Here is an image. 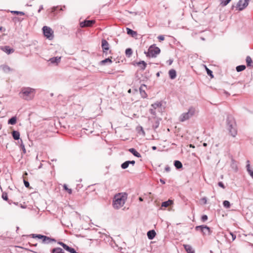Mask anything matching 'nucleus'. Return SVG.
<instances>
[{"instance_id": "obj_1", "label": "nucleus", "mask_w": 253, "mask_h": 253, "mask_svg": "<svg viewBox=\"0 0 253 253\" xmlns=\"http://www.w3.org/2000/svg\"><path fill=\"white\" fill-rule=\"evenodd\" d=\"M36 94V89L30 87H23L19 92L20 97L26 100H32Z\"/></svg>"}, {"instance_id": "obj_2", "label": "nucleus", "mask_w": 253, "mask_h": 253, "mask_svg": "<svg viewBox=\"0 0 253 253\" xmlns=\"http://www.w3.org/2000/svg\"><path fill=\"white\" fill-rule=\"evenodd\" d=\"M127 199V194L126 193H119L116 194L113 200V206L116 209H119L122 207Z\"/></svg>"}, {"instance_id": "obj_3", "label": "nucleus", "mask_w": 253, "mask_h": 253, "mask_svg": "<svg viewBox=\"0 0 253 253\" xmlns=\"http://www.w3.org/2000/svg\"><path fill=\"white\" fill-rule=\"evenodd\" d=\"M228 129L231 135L235 137L237 133L236 124L234 118L231 115H228L226 119Z\"/></svg>"}, {"instance_id": "obj_4", "label": "nucleus", "mask_w": 253, "mask_h": 253, "mask_svg": "<svg viewBox=\"0 0 253 253\" xmlns=\"http://www.w3.org/2000/svg\"><path fill=\"white\" fill-rule=\"evenodd\" d=\"M160 52V48L156 46L155 44H153L149 47L148 51H145L144 53L147 57H156Z\"/></svg>"}, {"instance_id": "obj_5", "label": "nucleus", "mask_w": 253, "mask_h": 253, "mask_svg": "<svg viewBox=\"0 0 253 253\" xmlns=\"http://www.w3.org/2000/svg\"><path fill=\"white\" fill-rule=\"evenodd\" d=\"M195 108L193 107H190L187 112L182 113L179 117V121L183 122L191 118L195 113Z\"/></svg>"}, {"instance_id": "obj_6", "label": "nucleus", "mask_w": 253, "mask_h": 253, "mask_svg": "<svg viewBox=\"0 0 253 253\" xmlns=\"http://www.w3.org/2000/svg\"><path fill=\"white\" fill-rule=\"evenodd\" d=\"M195 229L197 231L200 230L204 235H210L211 233L210 228L206 225L197 226Z\"/></svg>"}, {"instance_id": "obj_7", "label": "nucleus", "mask_w": 253, "mask_h": 253, "mask_svg": "<svg viewBox=\"0 0 253 253\" xmlns=\"http://www.w3.org/2000/svg\"><path fill=\"white\" fill-rule=\"evenodd\" d=\"M42 31L43 35L47 38L51 39L53 38V32L50 27L46 26H43L42 27Z\"/></svg>"}, {"instance_id": "obj_8", "label": "nucleus", "mask_w": 253, "mask_h": 253, "mask_svg": "<svg viewBox=\"0 0 253 253\" xmlns=\"http://www.w3.org/2000/svg\"><path fill=\"white\" fill-rule=\"evenodd\" d=\"M101 46L102 48L103 52L106 55L108 54V53H111V51H109V44L108 42L105 40L102 39L101 41Z\"/></svg>"}, {"instance_id": "obj_9", "label": "nucleus", "mask_w": 253, "mask_h": 253, "mask_svg": "<svg viewBox=\"0 0 253 253\" xmlns=\"http://www.w3.org/2000/svg\"><path fill=\"white\" fill-rule=\"evenodd\" d=\"M250 0H239L237 4V7L239 10L242 11L249 4Z\"/></svg>"}, {"instance_id": "obj_10", "label": "nucleus", "mask_w": 253, "mask_h": 253, "mask_svg": "<svg viewBox=\"0 0 253 253\" xmlns=\"http://www.w3.org/2000/svg\"><path fill=\"white\" fill-rule=\"evenodd\" d=\"M95 23L94 20H85L80 23L81 28L90 27Z\"/></svg>"}, {"instance_id": "obj_11", "label": "nucleus", "mask_w": 253, "mask_h": 253, "mask_svg": "<svg viewBox=\"0 0 253 253\" xmlns=\"http://www.w3.org/2000/svg\"><path fill=\"white\" fill-rule=\"evenodd\" d=\"M0 49L7 54H10L14 52V50L13 48H11L9 46H1L0 47Z\"/></svg>"}, {"instance_id": "obj_12", "label": "nucleus", "mask_w": 253, "mask_h": 253, "mask_svg": "<svg viewBox=\"0 0 253 253\" xmlns=\"http://www.w3.org/2000/svg\"><path fill=\"white\" fill-rule=\"evenodd\" d=\"M52 242H55L56 240L45 235H44L42 240V243L44 244H48Z\"/></svg>"}, {"instance_id": "obj_13", "label": "nucleus", "mask_w": 253, "mask_h": 253, "mask_svg": "<svg viewBox=\"0 0 253 253\" xmlns=\"http://www.w3.org/2000/svg\"><path fill=\"white\" fill-rule=\"evenodd\" d=\"M0 69H1L3 71V72L5 73H8L13 70L12 69L6 65H0Z\"/></svg>"}, {"instance_id": "obj_14", "label": "nucleus", "mask_w": 253, "mask_h": 253, "mask_svg": "<svg viewBox=\"0 0 253 253\" xmlns=\"http://www.w3.org/2000/svg\"><path fill=\"white\" fill-rule=\"evenodd\" d=\"M156 235L154 230H151L147 232V235L149 240H153Z\"/></svg>"}, {"instance_id": "obj_15", "label": "nucleus", "mask_w": 253, "mask_h": 253, "mask_svg": "<svg viewBox=\"0 0 253 253\" xmlns=\"http://www.w3.org/2000/svg\"><path fill=\"white\" fill-rule=\"evenodd\" d=\"M246 168H247V170L248 173L251 176V177L253 179V170H252L250 168V161L249 160H248L247 161Z\"/></svg>"}, {"instance_id": "obj_16", "label": "nucleus", "mask_w": 253, "mask_h": 253, "mask_svg": "<svg viewBox=\"0 0 253 253\" xmlns=\"http://www.w3.org/2000/svg\"><path fill=\"white\" fill-rule=\"evenodd\" d=\"M126 30L127 34L129 35H130L132 37H135L137 35V33L136 31H134L129 28H126Z\"/></svg>"}, {"instance_id": "obj_17", "label": "nucleus", "mask_w": 253, "mask_h": 253, "mask_svg": "<svg viewBox=\"0 0 253 253\" xmlns=\"http://www.w3.org/2000/svg\"><path fill=\"white\" fill-rule=\"evenodd\" d=\"M128 151L137 158H140L141 157L140 154L138 153L134 148H130L128 149Z\"/></svg>"}, {"instance_id": "obj_18", "label": "nucleus", "mask_w": 253, "mask_h": 253, "mask_svg": "<svg viewBox=\"0 0 253 253\" xmlns=\"http://www.w3.org/2000/svg\"><path fill=\"white\" fill-rule=\"evenodd\" d=\"M169 76L170 79L173 80L176 77V71L174 69H171L169 71Z\"/></svg>"}, {"instance_id": "obj_19", "label": "nucleus", "mask_w": 253, "mask_h": 253, "mask_svg": "<svg viewBox=\"0 0 253 253\" xmlns=\"http://www.w3.org/2000/svg\"><path fill=\"white\" fill-rule=\"evenodd\" d=\"M184 247L187 253H195L192 247L189 245H184Z\"/></svg>"}, {"instance_id": "obj_20", "label": "nucleus", "mask_w": 253, "mask_h": 253, "mask_svg": "<svg viewBox=\"0 0 253 253\" xmlns=\"http://www.w3.org/2000/svg\"><path fill=\"white\" fill-rule=\"evenodd\" d=\"M12 135L13 139L15 140H18L20 139V133L18 131L13 130L12 132Z\"/></svg>"}, {"instance_id": "obj_21", "label": "nucleus", "mask_w": 253, "mask_h": 253, "mask_svg": "<svg viewBox=\"0 0 253 253\" xmlns=\"http://www.w3.org/2000/svg\"><path fill=\"white\" fill-rule=\"evenodd\" d=\"M61 59L60 57L56 56L50 58L49 61L52 64H57L60 62Z\"/></svg>"}, {"instance_id": "obj_22", "label": "nucleus", "mask_w": 253, "mask_h": 253, "mask_svg": "<svg viewBox=\"0 0 253 253\" xmlns=\"http://www.w3.org/2000/svg\"><path fill=\"white\" fill-rule=\"evenodd\" d=\"M136 64L140 66L141 69L142 70H144L147 66V63L144 61H140L137 62Z\"/></svg>"}, {"instance_id": "obj_23", "label": "nucleus", "mask_w": 253, "mask_h": 253, "mask_svg": "<svg viewBox=\"0 0 253 253\" xmlns=\"http://www.w3.org/2000/svg\"><path fill=\"white\" fill-rule=\"evenodd\" d=\"M231 167L235 171H237L238 170L236 162L234 160H232L231 161Z\"/></svg>"}, {"instance_id": "obj_24", "label": "nucleus", "mask_w": 253, "mask_h": 253, "mask_svg": "<svg viewBox=\"0 0 253 253\" xmlns=\"http://www.w3.org/2000/svg\"><path fill=\"white\" fill-rule=\"evenodd\" d=\"M173 203V202L171 200H169L168 201L163 202L162 203V207L167 208L169 206L171 205Z\"/></svg>"}, {"instance_id": "obj_25", "label": "nucleus", "mask_w": 253, "mask_h": 253, "mask_svg": "<svg viewBox=\"0 0 253 253\" xmlns=\"http://www.w3.org/2000/svg\"><path fill=\"white\" fill-rule=\"evenodd\" d=\"M17 118L16 116H13L9 119L8 121L9 125H14L16 123Z\"/></svg>"}, {"instance_id": "obj_26", "label": "nucleus", "mask_w": 253, "mask_h": 253, "mask_svg": "<svg viewBox=\"0 0 253 253\" xmlns=\"http://www.w3.org/2000/svg\"><path fill=\"white\" fill-rule=\"evenodd\" d=\"M174 166L177 169H180L182 167L181 162L178 160H175L174 161Z\"/></svg>"}, {"instance_id": "obj_27", "label": "nucleus", "mask_w": 253, "mask_h": 253, "mask_svg": "<svg viewBox=\"0 0 253 253\" xmlns=\"http://www.w3.org/2000/svg\"><path fill=\"white\" fill-rule=\"evenodd\" d=\"M51 253H65L63 250L60 248H54L51 251Z\"/></svg>"}, {"instance_id": "obj_28", "label": "nucleus", "mask_w": 253, "mask_h": 253, "mask_svg": "<svg viewBox=\"0 0 253 253\" xmlns=\"http://www.w3.org/2000/svg\"><path fill=\"white\" fill-rule=\"evenodd\" d=\"M109 63V64H111L112 63V61L110 58H107L105 59L104 60H103L100 61V64L101 65H105L106 63Z\"/></svg>"}, {"instance_id": "obj_29", "label": "nucleus", "mask_w": 253, "mask_h": 253, "mask_svg": "<svg viewBox=\"0 0 253 253\" xmlns=\"http://www.w3.org/2000/svg\"><path fill=\"white\" fill-rule=\"evenodd\" d=\"M30 236H31L33 238H38L39 239H41L42 241L44 235L42 234H32Z\"/></svg>"}, {"instance_id": "obj_30", "label": "nucleus", "mask_w": 253, "mask_h": 253, "mask_svg": "<svg viewBox=\"0 0 253 253\" xmlns=\"http://www.w3.org/2000/svg\"><path fill=\"white\" fill-rule=\"evenodd\" d=\"M162 103L161 102H157L151 105L152 108L154 109H156L158 108H160L162 106Z\"/></svg>"}, {"instance_id": "obj_31", "label": "nucleus", "mask_w": 253, "mask_h": 253, "mask_svg": "<svg viewBox=\"0 0 253 253\" xmlns=\"http://www.w3.org/2000/svg\"><path fill=\"white\" fill-rule=\"evenodd\" d=\"M246 69V66L244 65H241L237 66L236 68V71L238 72H240L244 71Z\"/></svg>"}, {"instance_id": "obj_32", "label": "nucleus", "mask_w": 253, "mask_h": 253, "mask_svg": "<svg viewBox=\"0 0 253 253\" xmlns=\"http://www.w3.org/2000/svg\"><path fill=\"white\" fill-rule=\"evenodd\" d=\"M246 61V63H247V65L248 67L252 66L253 61L250 56H247Z\"/></svg>"}, {"instance_id": "obj_33", "label": "nucleus", "mask_w": 253, "mask_h": 253, "mask_svg": "<svg viewBox=\"0 0 253 253\" xmlns=\"http://www.w3.org/2000/svg\"><path fill=\"white\" fill-rule=\"evenodd\" d=\"M125 53L127 57H129L132 54V50L130 48H126V49Z\"/></svg>"}, {"instance_id": "obj_34", "label": "nucleus", "mask_w": 253, "mask_h": 253, "mask_svg": "<svg viewBox=\"0 0 253 253\" xmlns=\"http://www.w3.org/2000/svg\"><path fill=\"white\" fill-rule=\"evenodd\" d=\"M223 206L225 208L229 209L231 207V204H230V203L228 201L225 200L223 202Z\"/></svg>"}, {"instance_id": "obj_35", "label": "nucleus", "mask_w": 253, "mask_h": 253, "mask_svg": "<svg viewBox=\"0 0 253 253\" xmlns=\"http://www.w3.org/2000/svg\"><path fill=\"white\" fill-rule=\"evenodd\" d=\"M129 165L128 161H126L121 164V167L122 169H127Z\"/></svg>"}, {"instance_id": "obj_36", "label": "nucleus", "mask_w": 253, "mask_h": 253, "mask_svg": "<svg viewBox=\"0 0 253 253\" xmlns=\"http://www.w3.org/2000/svg\"><path fill=\"white\" fill-rule=\"evenodd\" d=\"M160 125V122L159 120H156L155 123L153 124L152 126L153 128L155 130Z\"/></svg>"}, {"instance_id": "obj_37", "label": "nucleus", "mask_w": 253, "mask_h": 253, "mask_svg": "<svg viewBox=\"0 0 253 253\" xmlns=\"http://www.w3.org/2000/svg\"><path fill=\"white\" fill-rule=\"evenodd\" d=\"M10 12L12 14H15L16 15H25V13L23 11L12 10V11H11Z\"/></svg>"}, {"instance_id": "obj_38", "label": "nucleus", "mask_w": 253, "mask_h": 253, "mask_svg": "<svg viewBox=\"0 0 253 253\" xmlns=\"http://www.w3.org/2000/svg\"><path fill=\"white\" fill-rule=\"evenodd\" d=\"M21 144H20V148L22 150V152L24 154H25L26 153V150L25 147V145L23 144L22 139L20 140Z\"/></svg>"}, {"instance_id": "obj_39", "label": "nucleus", "mask_w": 253, "mask_h": 253, "mask_svg": "<svg viewBox=\"0 0 253 253\" xmlns=\"http://www.w3.org/2000/svg\"><path fill=\"white\" fill-rule=\"evenodd\" d=\"M206 70L207 74L209 76H210L211 78H213V75L212 71L210 69H209V68H208L206 66Z\"/></svg>"}, {"instance_id": "obj_40", "label": "nucleus", "mask_w": 253, "mask_h": 253, "mask_svg": "<svg viewBox=\"0 0 253 253\" xmlns=\"http://www.w3.org/2000/svg\"><path fill=\"white\" fill-rule=\"evenodd\" d=\"M231 0H221V4L224 6L227 5Z\"/></svg>"}, {"instance_id": "obj_41", "label": "nucleus", "mask_w": 253, "mask_h": 253, "mask_svg": "<svg viewBox=\"0 0 253 253\" xmlns=\"http://www.w3.org/2000/svg\"><path fill=\"white\" fill-rule=\"evenodd\" d=\"M140 94L143 98H145L147 96V94L144 90H143L142 87H140L139 88Z\"/></svg>"}, {"instance_id": "obj_42", "label": "nucleus", "mask_w": 253, "mask_h": 253, "mask_svg": "<svg viewBox=\"0 0 253 253\" xmlns=\"http://www.w3.org/2000/svg\"><path fill=\"white\" fill-rule=\"evenodd\" d=\"M63 188H64V189L65 190H66L68 192L69 194H71L72 193V189L68 188L67 185L64 184L63 186Z\"/></svg>"}, {"instance_id": "obj_43", "label": "nucleus", "mask_w": 253, "mask_h": 253, "mask_svg": "<svg viewBox=\"0 0 253 253\" xmlns=\"http://www.w3.org/2000/svg\"><path fill=\"white\" fill-rule=\"evenodd\" d=\"M2 198L5 201H8V196L6 193L3 192L2 194Z\"/></svg>"}, {"instance_id": "obj_44", "label": "nucleus", "mask_w": 253, "mask_h": 253, "mask_svg": "<svg viewBox=\"0 0 253 253\" xmlns=\"http://www.w3.org/2000/svg\"><path fill=\"white\" fill-rule=\"evenodd\" d=\"M208 216L206 214L203 215L201 217V220L203 222H205L208 220Z\"/></svg>"}, {"instance_id": "obj_45", "label": "nucleus", "mask_w": 253, "mask_h": 253, "mask_svg": "<svg viewBox=\"0 0 253 253\" xmlns=\"http://www.w3.org/2000/svg\"><path fill=\"white\" fill-rule=\"evenodd\" d=\"M156 109H154V108H151L149 110L150 113L153 115V116H155L156 115V112L155 111Z\"/></svg>"}, {"instance_id": "obj_46", "label": "nucleus", "mask_w": 253, "mask_h": 253, "mask_svg": "<svg viewBox=\"0 0 253 253\" xmlns=\"http://www.w3.org/2000/svg\"><path fill=\"white\" fill-rule=\"evenodd\" d=\"M59 6H53L52 8H51V12L52 13H53L54 14H55V12L56 10H57L59 8Z\"/></svg>"}, {"instance_id": "obj_47", "label": "nucleus", "mask_w": 253, "mask_h": 253, "mask_svg": "<svg viewBox=\"0 0 253 253\" xmlns=\"http://www.w3.org/2000/svg\"><path fill=\"white\" fill-rule=\"evenodd\" d=\"M24 184L26 188H29L30 187V184L28 181L24 180Z\"/></svg>"}, {"instance_id": "obj_48", "label": "nucleus", "mask_w": 253, "mask_h": 253, "mask_svg": "<svg viewBox=\"0 0 253 253\" xmlns=\"http://www.w3.org/2000/svg\"><path fill=\"white\" fill-rule=\"evenodd\" d=\"M218 185L219 187H220L222 188L223 189H224V188H225V186H224V184L223 183V182H221V181H220V182H219L218 183Z\"/></svg>"}, {"instance_id": "obj_49", "label": "nucleus", "mask_w": 253, "mask_h": 253, "mask_svg": "<svg viewBox=\"0 0 253 253\" xmlns=\"http://www.w3.org/2000/svg\"><path fill=\"white\" fill-rule=\"evenodd\" d=\"M58 244H59L60 245H61L63 248L64 249H65V247H66L67 245L65 244H64V243L62 242H59L58 243Z\"/></svg>"}, {"instance_id": "obj_50", "label": "nucleus", "mask_w": 253, "mask_h": 253, "mask_svg": "<svg viewBox=\"0 0 253 253\" xmlns=\"http://www.w3.org/2000/svg\"><path fill=\"white\" fill-rule=\"evenodd\" d=\"M158 39L160 41H163L165 40V37L163 35H160L158 37Z\"/></svg>"}, {"instance_id": "obj_51", "label": "nucleus", "mask_w": 253, "mask_h": 253, "mask_svg": "<svg viewBox=\"0 0 253 253\" xmlns=\"http://www.w3.org/2000/svg\"><path fill=\"white\" fill-rule=\"evenodd\" d=\"M230 235L232 237V241H234L235 239H236V235L235 234H234L232 232H230Z\"/></svg>"}, {"instance_id": "obj_52", "label": "nucleus", "mask_w": 253, "mask_h": 253, "mask_svg": "<svg viewBox=\"0 0 253 253\" xmlns=\"http://www.w3.org/2000/svg\"><path fill=\"white\" fill-rule=\"evenodd\" d=\"M129 165H132V166H134L135 164V162L134 160L132 161H128Z\"/></svg>"}, {"instance_id": "obj_53", "label": "nucleus", "mask_w": 253, "mask_h": 253, "mask_svg": "<svg viewBox=\"0 0 253 253\" xmlns=\"http://www.w3.org/2000/svg\"><path fill=\"white\" fill-rule=\"evenodd\" d=\"M165 170L167 172H169L170 170V168H169V167L167 166L165 167Z\"/></svg>"}, {"instance_id": "obj_54", "label": "nucleus", "mask_w": 253, "mask_h": 253, "mask_svg": "<svg viewBox=\"0 0 253 253\" xmlns=\"http://www.w3.org/2000/svg\"><path fill=\"white\" fill-rule=\"evenodd\" d=\"M42 9H43V5H41L40 6V7H39V10H38V12L39 13H40V12H41V11L42 10Z\"/></svg>"}, {"instance_id": "obj_55", "label": "nucleus", "mask_w": 253, "mask_h": 253, "mask_svg": "<svg viewBox=\"0 0 253 253\" xmlns=\"http://www.w3.org/2000/svg\"><path fill=\"white\" fill-rule=\"evenodd\" d=\"M65 8H66L65 6H63L62 7H60L59 9V11H63V10H64V9H65Z\"/></svg>"}, {"instance_id": "obj_56", "label": "nucleus", "mask_w": 253, "mask_h": 253, "mask_svg": "<svg viewBox=\"0 0 253 253\" xmlns=\"http://www.w3.org/2000/svg\"><path fill=\"white\" fill-rule=\"evenodd\" d=\"M160 181L163 184H165L166 183L165 180L163 179H160Z\"/></svg>"}, {"instance_id": "obj_57", "label": "nucleus", "mask_w": 253, "mask_h": 253, "mask_svg": "<svg viewBox=\"0 0 253 253\" xmlns=\"http://www.w3.org/2000/svg\"><path fill=\"white\" fill-rule=\"evenodd\" d=\"M202 200L204 201V204H206V203H207V199H206V198H203L202 199Z\"/></svg>"}, {"instance_id": "obj_58", "label": "nucleus", "mask_w": 253, "mask_h": 253, "mask_svg": "<svg viewBox=\"0 0 253 253\" xmlns=\"http://www.w3.org/2000/svg\"><path fill=\"white\" fill-rule=\"evenodd\" d=\"M160 73H161L160 72H157V73H156V76H157V77H159L160 76Z\"/></svg>"}, {"instance_id": "obj_59", "label": "nucleus", "mask_w": 253, "mask_h": 253, "mask_svg": "<svg viewBox=\"0 0 253 253\" xmlns=\"http://www.w3.org/2000/svg\"><path fill=\"white\" fill-rule=\"evenodd\" d=\"M169 65H170L172 63L173 61H172V60L170 59L169 60Z\"/></svg>"}, {"instance_id": "obj_60", "label": "nucleus", "mask_w": 253, "mask_h": 253, "mask_svg": "<svg viewBox=\"0 0 253 253\" xmlns=\"http://www.w3.org/2000/svg\"><path fill=\"white\" fill-rule=\"evenodd\" d=\"M152 149H153V150H156L157 147H156V146H153V147H152Z\"/></svg>"}, {"instance_id": "obj_61", "label": "nucleus", "mask_w": 253, "mask_h": 253, "mask_svg": "<svg viewBox=\"0 0 253 253\" xmlns=\"http://www.w3.org/2000/svg\"><path fill=\"white\" fill-rule=\"evenodd\" d=\"M3 30H4V31H5L4 28H3L2 27H0V31H2Z\"/></svg>"}, {"instance_id": "obj_62", "label": "nucleus", "mask_w": 253, "mask_h": 253, "mask_svg": "<svg viewBox=\"0 0 253 253\" xmlns=\"http://www.w3.org/2000/svg\"><path fill=\"white\" fill-rule=\"evenodd\" d=\"M140 131H141L142 132V133H143V134H144V130H143V129L142 127H141V129H140Z\"/></svg>"}, {"instance_id": "obj_63", "label": "nucleus", "mask_w": 253, "mask_h": 253, "mask_svg": "<svg viewBox=\"0 0 253 253\" xmlns=\"http://www.w3.org/2000/svg\"><path fill=\"white\" fill-rule=\"evenodd\" d=\"M139 200L140 201H143V199L141 197H139Z\"/></svg>"}, {"instance_id": "obj_64", "label": "nucleus", "mask_w": 253, "mask_h": 253, "mask_svg": "<svg viewBox=\"0 0 253 253\" xmlns=\"http://www.w3.org/2000/svg\"><path fill=\"white\" fill-rule=\"evenodd\" d=\"M201 39L202 41H205V39L204 38H203V37H201Z\"/></svg>"}]
</instances>
